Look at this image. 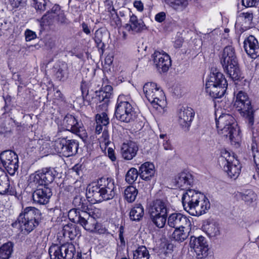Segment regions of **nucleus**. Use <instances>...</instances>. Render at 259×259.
I'll return each instance as SVG.
<instances>
[{"label": "nucleus", "mask_w": 259, "mask_h": 259, "mask_svg": "<svg viewBox=\"0 0 259 259\" xmlns=\"http://www.w3.org/2000/svg\"><path fill=\"white\" fill-rule=\"evenodd\" d=\"M57 174L55 168L46 167L30 175V183L42 186V188L37 189L33 193L32 198L34 202L43 205L49 202L52 193L51 189L47 186L53 182Z\"/></svg>", "instance_id": "nucleus-1"}, {"label": "nucleus", "mask_w": 259, "mask_h": 259, "mask_svg": "<svg viewBox=\"0 0 259 259\" xmlns=\"http://www.w3.org/2000/svg\"><path fill=\"white\" fill-rule=\"evenodd\" d=\"M115 185L113 180L102 178L88 185L86 195L96 202L112 199L115 196Z\"/></svg>", "instance_id": "nucleus-2"}, {"label": "nucleus", "mask_w": 259, "mask_h": 259, "mask_svg": "<svg viewBox=\"0 0 259 259\" xmlns=\"http://www.w3.org/2000/svg\"><path fill=\"white\" fill-rule=\"evenodd\" d=\"M220 60L224 71L233 80L243 78L234 47L231 45L225 47L220 55Z\"/></svg>", "instance_id": "nucleus-3"}, {"label": "nucleus", "mask_w": 259, "mask_h": 259, "mask_svg": "<svg viewBox=\"0 0 259 259\" xmlns=\"http://www.w3.org/2000/svg\"><path fill=\"white\" fill-rule=\"evenodd\" d=\"M216 126L219 134L228 139L232 145H240L241 136L234 118L230 114H223L216 119Z\"/></svg>", "instance_id": "nucleus-4"}, {"label": "nucleus", "mask_w": 259, "mask_h": 259, "mask_svg": "<svg viewBox=\"0 0 259 259\" xmlns=\"http://www.w3.org/2000/svg\"><path fill=\"white\" fill-rule=\"evenodd\" d=\"M40 212L37 208L28 206L23 208L17 220L12 224L13 228L19 227L21 232L28 234L38 225Z\"/></svg>", "instance_id": "nucleus-5"}, {"label": "nucleus", "mask_w": 259, "mask_h": 259, "mask_svg": "<svg viewBox=\"0 0 259 259\" xmlns=\"http://www.w3.org/2000/svg\"><path fill=\"white\" fill-rule=\"evenodd\" d=\"M228 83L223 73L214 69L211 72L205 83V91L212 98H221L226 91Z\"/></svg>", "instance_id": "nucleus-6"}, {"label": "nucleus", "mask_w": 259, "mask_h": 259, "mask_svg": "<svg viewBox=\"0 0 259 259\" xmlns=\"http://www.w3.org/2000/svg\"><path fill=\"white\" fill-rule=\"evenodd\" d=\"M68 217L72 222L79 224L87 231L94 232L99 230L100 224L90 217L86 211L72 209L68 212Z\"/></svg>", "instance_id": "nucleus-7"}, {"label": "nucleus", "mask_w": 259, "mask_h": 259, "mask_svg": "<svg viewBox=\"0 0 259 259\" xmlns=\"http://www.w3.org/2000/svg\"><path fill=\"white\" fill-rule=\"evenodd\" d=\"M234 106L245 118L248 126H252L254 123V112L247 93L240 91L236 94Z\"/></svg>", "instance_id": "nucleus-8"}, {"label": "nucleus", "mask_w": 259, "mask_h": 259, "mask_svg": "<svg viewBox=\"0 0 259 259\" xmlns=\"http://www.w3.org/2000/svg\"><path fill=\"white\" fill-rule=\"evenodd\" d=\"M38 21L39 22L42 29H44L45 27L54 25L56 21L61 25L68 24V20L65 16L64 12L61 10L58 5H55L51 10L47 11Z\"/></svg>", "instance_id": "nucleus-9"}, {"label": "nucleus", "mask_w": 259, "mask_h": 259, "mask_svg": "<svg viewBox=\"0 0 259 259\" xmlns=\"http://www.w3.org/2000/svg\"><path fill=\"white\" fill-rule=\"evenodd\" d=\"M122 98L119 96L117 99L114 115L121 122L128 123L134 121L137 115L131 103L123 101Z\"/></svg>", "instance_id": "nucleus-10"}, {"label": "nucleus", "mask_w": 259, "mask_h": 259, "mask_svg": "<svg viewBox=\"0 0 259 259\" xmlns=\"http://www.w3.org/2000/svg\"><path fill=\"white\" fill-rule=\"evenodd\" d=\"M144 94L154 107H162L164 103V95L162 90L154 82H147L143 87Z\"/></svg>", "instance_id": "nucleus-11"}, {"label": "nucleus", "mask_w": 259, "mask_h": 259, "mask_svg": "<svg viewBox=\"0 0 259 259\" xmlns=\"http://www.w3.org/2000/svg\"><path fill=\"white\" fill-rule=\"evenodd\" d=\"M202 193L193 189L187 190L182 198L184 209L191 214L196 205L202 199Z\"/></svg>", "instance_id": "nucleus-12"}, {"label": "nucleus", "mask_w": 259, "mask_h": 259, "mask_svg": "<svg viewBox=\"0 0 259 259\" xmlns=\"http://www.w3.org/2000/svg\"><path fill=\"white\" fill-rule=\"evenodd\" d=\"M74 248L72 245H54L49 249L51 259H72Z\"/></svg>", "instance_id": "nucleus-13"}, {"label": "nucleus", "mask_w": 259, "mask_h": 259, "mask_svg": "<svg viewBox=\"0 0 259 259\" xmlns=\"http://www.w3.org/2000/svg\"><path fill=\"white\" fill-rule=\"evenodd\" d=\"M190 245L196 253L197 258H202L207 256L208 247L204 237L202 236L198 237L192 236L190 241Z\"/></svg>", "instance_id": "nucleus-14"}, {"label": "nucleus", "mask_w": 259, "mask_h": 259, "mask_svg": "<svg viewBox=\"0 0 259 259\" xmlns=\"http://www.w3.org/2000/svg\"><path fill=\"white\" fill-rule=\"evenodd\" d=\"M63 128L70 131L79 136L81 133L85 134L82 123L78 122L76 118L71 114H67L62 121Z\"/></svg>", "instance_id": "nucleus-15"}, {"label": "nucleus", "mask_w": 259, "mask_h": 259, "mask_svg": "<svg viewBox=\"0 0 259 259\" xmlns=\"http://www.w3.org/2000/svg\"><path fill=\"white\" fill-rule=\"evenodd\" d=\"M153 61L158 69H161L163 72H166L171 66V60L169 55L163 52L156 51L152 55Z\"/></svg>", "instance_id": "nucleus-16"}, {"label": "nucleus", "mask_w": 259, "mask_h": 259, "mask_svg": "<svg viewBox=\"0 0 259 259\" xmlns=\"http://www.w3.org/2000/svg\"><path fill=\"white\" fill-rule=\"evenodd\" d=\"M191 217H187L181 213H172L167 218V224L171 228L184 227L185 226L191 225Z\"/></svg>", "instance_id": "nucleus-17"}, {"label": "nucleus", "mask_w": 259, "mask_h": 259, "mask_svg": "<svg viewBox=\"0 0 259 259\" xmlns=\"http://www.w3.org/2000/svg\"><path fill=\"white\" fill-rule=\"evenodd\" d=\"M245 51L251 58L255 59L259 56V44L253 35H249L243 42Z\"/></svg>", "instance_id": "nucleus-18"}, {"label": "nucleus", "mask_w": 259, "mask_h": 259, "mask_svg": "<svg viewBox=\"0 0 259 259\" xmlns=\"http://www.w3.org/2000/svg\"><path fill=\"white\" fill-rule=\"evenodd\" d=\"M194 112L190 107H183L178 113V121L180 125L185 130H188L193 120Z\"/></svg>", "instance_id": "nucleus-19"}, {"label": "nucleus", "mask_w": 259, "mask_h": 259, "mask_svg": "<svg viewBox=\"0 0 259 259\" xmlns=\"http://www.w3.org/2000/svg\"><path fill=\"white\" fill-rule=\"evenodd\" d=\"M124 28L127 31L133 33L140 32L146 28L143 21L138 19L134 14L130 16L129 22L125 24Z\"/></svg>", "instance_id": "nucleus-20"}, {"label": "nucleus", "mask_w": 259, "mask_h": 259, "mask_svg": "<svg viewBox=\"0 0 259 259\" xmlns=\"http://www.w3.org/2000/svg\"><path fill=\"white\" fill-rule=\"evenodd\" d=\"M139 176L144 181H149L155 175V168L154 164L150 162L143 163L139 167Z\"/></svg>", "instance_id": "nucleus-21"}, {"label": "nucleus", "mask_w": 259, "mask_h": 259, "mask_svg": "<svg viewBox=\"0 0 259 259\" xmlns=\"http://www.w3.org/2000/svg\"><path fill=\"white\" fill-rule=\"evenodd\" d=\"M167 203L164 200L156 199L153 201L150 208V215H167Z\"/></svg>", "instance_id": "nucleus-22"}, {"label": "nucleus", "mask_w": 259, "mask_h": 259, "mask_svg": "<svg viewBox=\"0 0 259 259\" xmlns=\"http://www.w3.org/2000/svg\"><path fill=\"white\" fill-rule=\"evenodd\" d=\"M175 180L176 186L182 190L189 188L193 183L192 175L190 172L186 171L180 173Z\"/></svg>", "instance_id": "nucleus-23"}, {"label": "nucleus", "mask_w": 259, "mask_h": 259, "mask_svg": "<svg viewBox=\"0 0 259 259\" xmlns=\"http://www.w3.org/2000/svg\"><path fill=\"white\" fill-rule=\"evenodd\" d=\"M223 169L230 178L236 179L240 174L241 165L238 160H234V161L225 163Z\"/></svg>", "instance_id": "nucleus-24"}, {"label": "nucleus", "mask_w": 259, "mask_h": 259, "mask_svg": "<svg viewBox=\"0 0 259 259\" xmlns=\"http://www.w3.org/2000/svg\"><path fill=\"white\" fill-rule=\"evenodd\" d=\"M202 228L203 231L210 238L220 235L221 230L219 224L213 220L205 222L202 226Z\"/></svg>", "instance_id": "nucleus-25"}, {"label": "nucleus", "mask_w": 259, "mask_h": 259, "mask_svg": "<svg viewBox=\"0 0 259 259\" xmlns=\"http://www.w3.org/2000/svg\"><path fill=\"white\" fill-rule=\"evenodd\" d=\"M202 199L199 200L191 213L193 216H199L204 214L209 209L210 204L208 199L202 193Z\"/></svg>", "instance_id": "nucleus-26"}, {"label": "nucleus", "mask_w": 259, "mask_h": 259, "mask_svg": "<svg viewBox=\"0 0 259 259\" xmlns=\"http://www.w3.org/2000/svg\"><path fill=\"white\" fill-rule=\"evenodd\" d=\"M191 225H187L184 226V227L175 228L171 235V238L177 241H184L189 236L191 230Z\"/></svg>", "instance_id": "nucleus-27"}, {"label": "nucleus", "mask_w": 259, "mask_h": 259, "mask_svg": "<svg viewBox=\"0 0 259 259\" xmlns=\"http://www.w3.org/2000/svg\"><path fill=\"white\" fill-rule=\"evenodd\" d=\"M108 34L107 30L104 28H99L95 31L94 39L97 47L102 53L104 51L105 47L103 41Z\"/></svg>", "instance_id": "nucleus-28"}, {"label": "nucleus", "mask_w": 259, "mask_h": 259, "mask_svg": "<svg viewBox=\"0 0 259 259\" xmlns=\"http://www.w3.org/2000/svg\"><path fill=\"white\" fill-rule=\"evenodd\" d=\"M112 87L110 85H106L98 92H96V99L100 103L103 102L102 105L107 104L111 98L112 93Z\"/></svg>", "instance_id": "nucleus-29"}, {"label": "nucleus", "mask_w": 259, "mask_h": 259, "mask_svg": "<svg viewBox=\"0 0 259 259\" xmlns=\"http://www.w3.org/2000/svg\"><path fill=\"white\" fill-rule=\"evenodd\" d=\"M162 2L177 12L184 11L189 5L188 0H162Z\"/></svg>", "instance_id": "nucleus-30"}, {"label": "nucleus", "mask_w": 259, "mask_h": 259, "mask_svg": "<svg viewBox=\"0 0 259 259\" xmlns=\"http://www.w3.org/2000/svg\"><path fill=\"white\" fill-rule=\"evenodd\" d=\"M15 193L14 189L10 186L9 177L5 174V178L0 179V194L13 195Z\"/></svg>", "instance_id": "nucleus-31"}, {"label": "nucleus", "mask_w": 259, "mask_h": 259, "mask_svg": "<svg viewBox=\"0 0 259 259\" xmlns=\"http://www.w3.org/2000/svg\"><path fill=\"white\" fill-rule=\"evenodd\" d=\"M144 214L143 206L141 204H138L131 209L130 219L132 221L139 222L143 218Z\"/></svg>", "instance_id": "nucleus-32"}, {"label": "nucleus", "mask_w": 259, "mask_h": 259, "mask_svg": "<svg viewBox=\"0 0 259 259\" xmlns=\"http://www.w3.org/2000/svg\"><path fill=\"white\" fill-rule=\"evenodd\" d=\"M96 133L97 134H100L102 131L103 126H106L109 123V119L105 112L97 114L96 116Z\"/></svg>", "instance_id": "nucleus-33"}, {"label": "nucleus", "mask_w": 259, "mask_h": 259, "mask_svg": "<svg viewBox=\"0 0 259 259\" xmlns=\"http://www.w3.org/2000/svg\"><path fill=\"white\" fill-rule=\"evenodd\" d=\"M140 140V137L138 138L133 133H131V134H128L126 132L123 134L122 137V146L139 145Z\"/></svg>", "instance_id": "nucleus-34"}, {"label": "nucleus", "mask_w": 259, "mask_h": 259, "mask_svg": "<svg viewBox=\"0 0 259 259\" xmlns=\"http://www.w3.org/2000/svg\"><path fill=\"white\" fill-rule=\"evenodd\" d=\"M150 254L145 246H140L133 251V259H149Z\"/></svg>", "instance_id": "nucleus-35"}, {"label": "nucleus", "mask_w": 259, "mask_h": 259, "mask_svg": "<svg viewBox=\"0 0 259 259\" xmlns=\"http://www.w3.org/2000/svg\"><path fill=\"white\" fill-rule=\"evenodd\" d=\"M18 158L17 155L12 150H6L0 154V159L3 165L12 162L14 159Z\"/></svg>", "instance_id": "nucleus-36"}, {"label": "nucleus", "mask_w": 259, "mask_h": 259, "mask_svg": "<svg viewBox=\"0 0 259 259\" xmlns=\"http://www.w3.org/2000/svg\"><path fill=\"white\" fill-rule=\"evenodd\" d=\"M138 150V147H122L121 152L124 159L131 160L136 156Z\"/></svg>", "instance_id": "nucleus-37"}, {"label": "nucleus", "mask_w": 259, "mask_h": 259, "mask_svg": "<svg viewBox=\"0 0 259 259\" xmlns=\"http://www.w3.org/2000/svg\"><path fill=\"white\" fill-rule=\"evenodd\" d=\"M13 244L9 242L0 247V259H9L13 252Z\"/></svg>", "instance_id": "nucleus-38"}, {"label": "nucleus", "mask_w": 259, "mask_h": 259, "mask_svg": "<svg viewBox=\"0 0 259 259\" xmlns=\"http://www.w3.org/2000/svg\"><path fill=\"white\" fill-rule=\"evenodd\" d=\"M57 150H55L52 152L53 153H60L65 157H69L74 155L77 150L78 147H74V150L72 149V147H57Z\"/></svg>", "instance_id": "nucleus-39"}, {"label": "nucleus", "mask_w": 259, "mask_h": 259, "mask_svg": "<svg viewBox=\"0 0 259 259\" xmlns=\"http://www.w3.org/2000/svg\"><path fill=\"white\" fill-rule=\"evenodd\" d=\"M137 194V189L132 186L127 187L124 190V198L130 203H132L135 200Z\"/></svg>", "instance_id": "nucleus-40"}, {"label": "nucleus", "mask_w": 259, "mask_h": 259, "mask_svg": "<svg viewBox=\"0 0 259 259\" xmlns=\"http://www.w3.org/2000/svg\"><path fill=\"white\" fill-rule=\"evenodd\" d=\"M152 223L158 228H162L165 225L167 215H150Z\"/></svg>", "instance_id": "nucleus-41"}, {"label": "nucleus", "mask_w": 259, "mask_h": 259, "mask_svg": "<svg viewBox=\"0 0 259 259\" xmlns=\"http://www.w3.org/2000/svg\"><path fill=\"white\" fill-rule=\"evenodd\" d=\"M241 197L247 204H249L256 199V194L251 190H247L241 193Z\"/></svg>", "instance_id": "nucleus-42"}, {"label": "nucleus", "mask_w": 259, "mask_h": 259, "mask_svg": "<svg viewBox=\"0 0 259 259\" xmlns=\"http://www.w3.org/2000/svg\"><path fill=\"white\" fill-rule=\"evenodd\" d=\"M32 6L35 9L40 12H44L47 9V6L50 3L49 0H32Z\"/></svg>", "instance_id": "nucleus-43"}, {"label": "nucleus", "mask_w": 259, "mask_h": 259, "mask_svg": "<svg viewBox=\"0 0 259 259\" xmlns=\"http://www.w3.org/2000/svg\"><path fill=\"white\" fill-rule=\"evenodd\" d=\"M3 166L10 175H14L17 171L19 167L18 158L14 159L13 161L12 160V162L7 163V164Z\"/></svg>", "instance_id": "nucleus-44"}, {"label": "nucleus", "mask_w": 259, "mask_h": 259, "mask_svg": "<svg viewBox=\"0 0 259 259\" xmlns=\"http://www.w3.org/2000/svg\"><path fill=\"white\" fill-rule=\"evenodd\" d=\"M139 172L135 168H131L126 173L125 180L129 184L133 183L138 178Z\"/></svg>", "instance_id": "nucleus-45"}, {"label": "nucleus", "mask_w": 259, "mask_h": 259, "mask_svg": "<svg viewBox=\"0 0 259 259\" xmlns=\"http://www.w3.org/2000/svg\"><path fill=\"white\" fill-rule=\"evenodd\" d=\"M221 156L225 159V163H228L233 161H234V160H238L233 152L226 149L221 150Z\"/></svg>", "instance_id": "nucleus-46"}, {"label": "nucleus", "mask_w": 259, "mask_h": 259, "mask_svg": "<svg viewBox=\"0 0 259 259\" xmlns=\"http://www.w3.org/2000/svg\"><path fill=\"white\" fill-rule=\"evenodd\" d=\"M57 150V147H39L40 156L42 157L50 154H60V153H53L52 152Z\"/></svg>", "instance_id": "nucleus-47"}, {"label": "nucleus", "mask_w": 259, "mask_h": 259, "mask_svg": "<svg viewBox=\"0 0 259 259\" xmlns=\"http://www.w3.org/2000/svg\"><path fill=\"white\" fill-rule=\"evenodd\" d=\"M54 75L58 80H64L65 78L66 72L63 68L60 66L55 68Z\"/></svg>", "instance_id": "nucleus-48"}, {"label": "nucleus", "mask_w": 259, "mask_h": 259, "mask_svg": "<svg viewBox=\"0 0 259 259\" xmlns=\"http://www.w3.org/2000/svg\"><path fill=\"white\" fill-rule=\"evenodd\" d=\"M99 142L100 145H104L105 146H108L111 144L108 131L105 130H104L102 137L99 139Z\"/></svg>", "instance_id": "nucleus-49"}, {"label": "nucleus", "mask_w": 259, "mask_h": 259, "mask_svg": "<svg viewBox=\"0 0 259 259\" xmlns=\"http://www.w3.org/2000/svg\"><path fill=\"white\" fill-rule=\"evenodd\" d=\"M86 212H87L88 214H90V217L96 220L99 218L101 215L100 210L96 208L88 209V211H86Z\"/></svg>", "instance_id": "nucleus-50"}, {"label": "nucleus", "mask_w": 259, "mask_h": 259, "mask_svg": "<svg viewBox=\"0 0 259 259\" xmlns=\"http://www.w3.org/2000/svg\"><path fill=\"white\" fill-rule=\"evenodd\" d=\"M11 5L13 8H23L26 5L27 0H9Z\"/></svg>", "instance_id": "nucleus-51"}, {"label": "nucleus", "mask_w": 259, "mask_h": 259, "mask_svg": "<svg viewBox=\"0 0 259 259\" xmlns=\"http://www.w3.org/2000/svg\"><path fill=\"white\" fill-rule=\"evenodd\" d=\"M251 147L254 162L256 165L257 169L259 170V151L258 150V147Z\"/></svg>", "instance_id": "nucleus-52"}, {"label": "nucleus", "mask_w": 259, "mask_h": 259, "mask_svg": "<svg viewBox=\"0 0 259 259\" xmlns=\"http://www.w3.org/2000/svg\"><path fill=\"white\" fill-rule=\"evenodd\" d=\"M259 3V0H242V5L246 8L256 7Z\"/></svg>", "instance_id": "nucleus-53"}, {"label": "nucleus", "mask_w": 259, "mask_h": 259, "mask_svg": "<svg viewBox=\"0 0 259 259\" xmlns=\"http://www.w3.org/2000/svg\"><path fill=\"white\" fill-rule=\"evenodd\" d=\"M25 39L27 41H31L36 37L35 32L29 29H27L25 31Z\"/></svg>", "instance_id": "nucleus-54"}, {"label": "nucleus", "mask_w": 259, "mask_h": 259, "mask_svg": "<svg viewBox=\"0 0 259 259\" xmlns=\"http://www.w3.org/2000/svg\"><path fill=\"white\" fill-rule=\"evenodd\" d=\"M158 142L159 145H162L163 146L168 145L169 144L167 136L166 135L164 134L160 135Z\"/></svg>", "instance_id": "nucleus-55"}, {"label": "nucleus", "mask_w": 259, "mask_h": 259, "mask_svg": "<svg viewBox=\"0 0 259 259\" xmlns=\"http://www.w3.org/2000/svg\"><path fill=\"white\" fill-rule=\"evenodd\" d=\"M240 16L244 18L246 23H250L253 18V14L252 13L243 12L240 14Z\"/></svg>", "instance_id": "nucleus-56"}, {"label": "nucleus", "mask_w": 259, "mask_h": 259, "mask_svg": "<svg viewBox=\"0 0 259 259\" xmlns=\"http://www.w3.org/2000/svg\"><path fill=\"white\" fill-rule=\"evenodd\" d=\"M166 18V14L164 12H161L157 13L155 16L156 21L161 23L165 20Z\"/></svg>", "instance_id": "nucleus-57"}, {"label": "nucleus", "mask_w": 259, "mask_h": 259, "mask_svg": "<svg viewBox=\"0 0 259 259\" xmlns=\"http://www.w3.org/2000/svg\"><path fill=\"white\" fill-rule=\"evenodd\" d=\"M76 144L77 145H78V143H76L75 140H72L71 141V140H68L67 141V140L65 139H62L60 141V144L62 145V146H71L72 144Z\"/></svg>", "instance_id": "nucleus-58"}, {"label": "nucleus", "mask_w": 259, "mask_h": 259, "mask_svg": "<svg viewBox=\"0 0 259 259\" xmlns=\"http://www.w3.org/2000/svg\"><path fill=\"white\" fill-rule=\"evenodd\" d=\"M108 156L112 161L115 160L116 157L114 154V150L111 147H109L108 149Z\"/></svg>", "instance_id": "nucleus-59"}, {"label": "nucleus", "mask_w": 259, "mask_h": 259, "mask_svg": "<svg viewBox=\"0 0 259 259\" xmlns=\"http://www.w3.org/2000/svg\"><path fill=\"white\" fill-rule=\"evenodd\" d=\"M134 6L140 12H142L143 10V4L141 1H135L134 3Z\"/></svg>", "instance_id": "nucleus-60"}, {"label": "nucleus", "mask_w": 259, "mask_h": 259, "mask_svg": "<svg viewBox=\"0 0 259 259\" xmlns=\"http://www.w3.org/2000/svg\"><path fill=\"white\" fill-rule=\"evenodd\" d=\"M81 27H82V31L87 34V35H89L91 33V30H90V28L88 26V25L84 23V22H83L82 24H81Z\"/></svg>", "instance_id": "nucleus-61"}, {"label": "nucleus", "mask_w": 259, "mask_h": 259, "mask_svg": "<svg viewBox=\"0 0 259 259\" xmlns=\"http://www.w3.org/2000/svg\"><path fill=\"white\" fill-rule=\"evenodd\" d=\"M252 142L256 146H259V135L257 133H253Z\"/></svg>", "instance_id": "nucleus-62"}, {"label": "nucleus", "mask_w": 259, "mask_h": 259, "mask_svg": "<svg viewBox=\"0 0 259 259\" xmlns=\"http://www.w3.org/2000/svg\"><path fill=\"white\" fill-rule=\"evenodd\" d=\"M13 79L15 81L19 82L20 84H23L22 80L20 74L18 73H14L13 75Z\"/></svg>", "instance_id": "nucleus-63"}, {"label": "nucleus", "mask_w": 259, "mask_h": 259, "mask_svg": "<svg viewBox=\"0 0 259 259\" xmlns=\"http://www.w3.org/2000/svg\"><path fill=\"white\" fill-rule=\"evenodd\" d=\"M54 96L56 99H60L63 97V95L59 90H57L54 94Z\"/></svg>", "instance_id": "nucleus-64"}]
</instances>
